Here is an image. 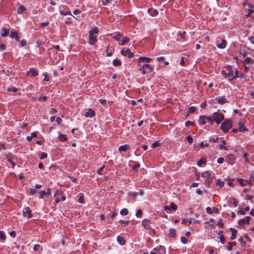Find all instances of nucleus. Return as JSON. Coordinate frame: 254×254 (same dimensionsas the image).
<instances>
[{"label":"nucleus","mask_w":254,"mask_h":254,"mask_svg":"<svg viewBox=\"0 0 254 254\" xmlns=\"http://www.w3.org/2000/svg\"><path fill=\"white\" fill-rule=\"evenodd\" d=\"M196 108L194 106H191L189 108V111L191 113H193L195 111Z\"/></svg>","instance_id":"nucleus-59"},{"label":"nucleus","mask_w":254,"mask_h":254,"mask_svg":"<svg viewBox=\"0 0 254 254\" xmlns=\"http://www.w3.org/2000/svg\"><path fill=\"white\" fill-rule=\"evenodd\" d=\"M117 242L121 245H124L126 243V241L124 239V238L120 236H118L117 238Z\"/></svg>","instance_id":"nucleus-22"},{"label":"nucleus","mask_w":254,"mask_h":254,"mask_svg":"<svg viewBox=\"0 0 254 254\" xmlns=\"http://www.w3.org/2000/svg\"><path fill=\"white\" fill-rule=\"evenodd\" d=\"M216 185L219 186V187L221 188L224 186V182L218 179L217 180Z\"/></svg>","instance_id":"nucleus-35"},{"label":"nucleus","mask_w":254,"mask_h":254,"mask_svg":"<svg viewBox=\"0 0 254 254\" xmlns=\"http://www.w3.org/2000/svg\"><path fill=\"white\" fill-rule=\"evenodd\" d=\"M139 65L140 66V67L139 69L140 71L142 70V69H148V72H150L152 71L153 69V68L148 64L143 63L142 64H140Z\"/></svg>","instance_id":"nucleus-5"},{"label":"nucleus","mask_w":254,"mask_h":254,"mask_svg":"<svg viewBox=\"0 0 254 254\" xmlns=\"http://www.w3.org/2000/svg\"><path fill=\"white\" fill-rule=\"evenodd\" d=\"M209 145L208 143H204V142H201L199 144L200 147L202 148H203L204 147H207L209 146Z\"/></svg>","instance_id":"nucleus-39"},{"label":"nucleus","mask_w":254,"mask_h":254,"mask_svg":"<svg viewBox=\"0 0 254 254\" xmlns=\"http://www.w3.org/2000/svg\"><path fill=\"white\" fill-rule=\"evenodd\" d=\"M142 211L141 209H139L137 210L136 212V216L137 217H141L142 215Z\"/></svg>","instance_id":"nucleus-44"},{"label":"nucleus","mask_w":254,"mask_h":254,"mask_svg":"<svg viewBox=\"0 0 254 254\" xmlns=\"http://www.w3.org/2000/svg\"><path fill=\"white\" fill-rule=\"evenodd\" d=\"M201 177L205 179V185L208 187L210 186L214 178L209 171H205L202 173Z\"/></svg>","instance_id":"nucleus-3"},{"label":"nucleus","mask_w":254,"mask_h":254,"mask_svg":"<svg viewBox=\"0 0 254 254\" xmlns=\"http://www.w3.org/2000/svg\"><path fill=\"white\" fill-rule=\"evenodd\" d=\"M47 155H47V153L43 152V153H42L41 155L40 156V159H45V158L47 157Z\"/></svg>","instance_id":"nucleus-53"},{"label":"nucleus","mask_w":254,"mask_h":254,"mask_svg":"<svg viewBox=\"0 0 254 254\" xmlns=\"http://www.w3.org/2000/svg\"><path fill=\"white\" fill-rule=\"evenodd\" d=\"M181 241L184 244H186L188 242L187 238L184 237H182L181 238Z\"/></svg>","instance_id":"nucleus-51"},{"label":"nucleus","mask_w":254,"mask_h":254,"mask_svg":"<svg viewBox=\"0 0 254 254\" xmlns=\"http://www.w3.org/2000/svg\"><path fill=\"white\" fill-rule=\"evenodd\" d=\"M9 30L5 28H3L1 29V36L2 37H5L9 34Z\"/></svg>","instance_id":"nucleus-19"},{"label":"nucleus","mask_w":254,"mask_h":254,"mask_svg":"<svg viewBox=\"0 0 254 254\" xmlns=\"http://www.w3.org/2000/svg\"><path fill=\"white\" fill-rule=\"evenodd\" d=\"M159 145H160V143L158 142H155L152 144L151 146L152 148H155L159 146Z\"/></svg>","instance_id":"nucleus-57"},{"label":"nucleus","mask_w":254,"mask_h":254,"mask_svg":"<svg viewBox=\"0 0 254 254\" xmlns=\"http://www.w3.org/2000/svg\"><path fill=\"white\" fill-rule=\"evenodd\" d=\"M206 163V160L205 158H201L200 160H199L197 163V166L201 167L202 164H205Z\"/></svg>","instance_id":"nucleus-31"},{"label":"nucleus","mask_w":254,"mask_h":254,"mask_svg":"<svg viewBox=\"0 0 254 254\" xmlns=\"http://www.w3.org/2000/svg\"><path fill=\"white\" fill-rule=\"evenodd\" d=\"M228 69L229 70L228 72H226L225 70H222L221 71V73L225 78H229L233 75V71L229 68H228Z\"/></svg>","instance_id":"nucleus-11"},{"label":"nucleus","mask_w":254,"mask_h":254,"mask_svg":"<svg viewBox=\"0 0 254 254\" xmlns=\"http://www.w3.org/2000/svg\"><path fill=\"white\" fill-rule=\"evenodd\" d=\"M97 41V39L96 36L89 35L88 43L90 45H95Z\"/></svg>","instance_id":"nucleus-13"},{"label":"nucleus","mask_w":254,"mask_h":254,"mask_svg":"<svg viewBox=\"0 0 254 254\" xmlns=\"http://www.w3.org/2000/svg\"><path fill=\"white\" fill-rule=\"evenodd\" d=\"M26 10V9L25 7V6L23 5H21L18 7L17 12L18 14H20V13H22L23 12L25 11Z\"/></svg>","instance_id":"nucleus-27"},{"label":"nucleus","mask_w":254,"mask_h":254,"mask_svg":"<svg viewBox=\"0 0 254 254\" xmlns=\"http://www.w3.org/2000/svg\"><path fill=\"white\" fill-rule=\"evenodd\" d=\"M206 120H207L208 122H209L211 125H212L214 123V120H213V116L208 117L206 116Z\"/></svg>","instance_id":"nucleus-37"},{"label":"nucleus","mask_w":254,"mask_h":254,"mask_svg":"<svg viewBox=\"0 0 254 254\" xmlns=\"http://www.w3.org/2000/svg\"><path fill=\"white\" fill-rule=\"evenodd\" d=\"M206 116H200L198 120V123L200 125H203L206 124L205 120H206Z\"/></svg>","instance_id":"nucleus-17"},{"label":"nucleus","mask_w":254,"mask_h":254,"mask_svg":"<svg viewBox=\"0 0 254 254\" xmlns=\"http://www.w3.org/2000/svg\"><path fill=\"white\" fill-rule=\"evenodd\" d=\"M206 212L209 214H211L213 213V211L211 209V208L209 207H207L206 208Z\"/></svg>","instance_id":"nucleus-60"},{"label":"nucleus","mask_w":254,"mask_h":254,"mask_svg":"<svg viewBox=\"0 0 254 254\" xmlns=\"http://www.w3.org/2000/svg\"><path fill=\"white\" fill-rule=\"evenodd\" d=\"M218 103L221 105H223L228 102V100L225 96L218 97L215 98Z\"/></svg>","instance_id":"nucleus-10"},{"label":"nucleus","mask_w":254,"mask_h":254,"mask_svg":"<svg viewBox=\"0 0 254 254\" xmlns=\"http://www.w3.org/2000/svg\"><path fill=\"white\" fill-rule=\"evenodd\" d=\"M95 116V112L91 109H89L88 111L85 113L86 117L93 118Z\"/></svg>","instance_id":"nucleus-15"},{"label":"nucleus","mask_w":254,"mask_h":254,"mask_svg":"<svg viewBox=\"0 0 254 254\" xmlns=\"http://www.w3.org/2000/svg\"><path fill=\"white\" fill-rule=\"evenodd\" d=\"M239 130L241 132H244L246 130H248L247 128H246L244 126V124L243 123L240 122L239 123Z\"/></svg>","instance_id":"nucleus-28"},{"label":"nucleus","mask_w":254,"mask_h":254,"mask_svg":"<svg viewBox=\"0 0 254 254\" xmlns=\"http://www.w3.org/2000/svg\"><path fill=\"white\" fill-rule=\"evenodd\" d=\"M187 141H188V142L189 143H192L193 139H192V137L191 136H187Z\"/></svg>","instance_id":"nucleus-61"},{"label":"nucleus","mask_w":254,"mask_h":254,"mask_svg":"<svg viewBox=\"0 0 254 254\" xmlns=\"http://www.w3.org/2000/svg\"><path fill=\"white\" fill-rule=\"evenodd\" d=\"M237 181L242 186H245L248 183V181L241 178L238 179Z\"/></svg>","instance_id":"nucleus-25"},{"label":"nucleus","mask_w":254,"mask_h":254,"mask_svg":"<svg viewBox=\"0 0 254 254\" xmlns=\"http://www.w3.org/2000/svg\"><path fill=\"white\" fill-rule=\"evenodd\" d=\"M148 12L152 16H156L158 14V10L153 8L148 9Z\"/></svg>","instance_id":"nucleus-16"},{"label":"nucleus","mask_w":254,"mask_h":254,"mask_svg":"<svg viewBox=\"0 0 254 254\" xmlns=\"http://www.w3.org/2000/svg\"><path fill=\"white\" fill-rule=\"evenodd\" d=\"M27 44V41L25 40H22L20 42V45L22 47H24Z\"/></svg>","instance_id":"nucleus-63"},{"label":"nucleus","mask_w":254,"mask_h":254,"mask_svg":"<svg viewBox=\"0 0 254 254\" xmlns=\"http://www.w3.org/2000/svg\"><path fill=\"white\" fill-rule=\"evenodd\" d=\"M128 210L127 208H123L120 211V213L122 215H126L128 214Z\"/></svg>","instance_id":"nucleus-36"},{"label":"nucleus","mask_w":254,"mask_h":254,"mask_svg":"<svg viewBox=\"0 0 254 254\" xmlns=\"http://www.w3.org/2000/svg\"><path fill=\"white\" fill-rule=\"evenodd\" d=\"M105 168V165H103L102 167H101L99 170H97V172L99 175H102V171Z\"/></svg>","instance_id":"nucleus-56"},{"label":"nucleus","mask_w":254,"mask_h":254,"mask_svg":"<svg viewBox=\"0 0 254 254\" xmlns=\"http://www.w3.org/2000/svg\"><path fill=\"white\" fill-rule=\"evenodd\" d=\"M60 12L63 15H71V13L70 12V11H67L65 12V11H63V10H60Z\"/></svg>","instance_id":"nucleus-43"},{"label":"nucleus","mask_w":254,"mask_h":254,"mask_svg":"<svg viewBox=\"0 0 254 254\" xmlns=\"http://www.w3.org/2000/svg\"><path fill=\"white\" fill-rule=\"evenodd\" d=\"M177 205L174 202H172L169 206V210L172 211H175L177 210Z\"/></svg>","instance_id":"nucleus-29"},{"label":"nucleus","mask_w":254,"mask_h":254,"mask_svg":"<svg viewBox=\"0 0 254 254\" xmlns=\"http://www.w3.org/2000/svg\"><path fill=\"white\" fill-rule=\"evenodd\" d=\"M217 225H219L220 227L223 228L224 225V223L222 222V219H220L217 222Z\"/></svg>","instance_id":"nucleus-49"},{"label":"nucleus","mask_w":254,"mask_h":254,"mask_svg":"<svg viewBox=\"0 0 254 254\" xmlns=\"http://www.w3.org/2000/svg\"><path fill=\"white\" fill-rule=\"evenodd\" d=\"M154 250L157 251L159 254H165L166 253V249L164 246H160L154 249Z\"/></svg>","instance_id":"nucleus-14"},{"label":"nucleus","mask_w":254,"mask_h":254,"mask_svg":"<svg viewBox=\"0 0 254 254\" xmlns=\"http://www.w3.org/2000/svg\"><path fill=\"white\" fill-rule=\"evenodd\" d=\"M18 91L16 87H9L7 88V91L8 92H17Z\"/></svg>","instance_id":"nucleus-41"},{"label":"nucleus","mask_w":254,"mask_h":254,"mask_svg":"<svg viewBox=\"0 0 254 254\" xmlns=\"http://www.w3.org/2000/svg\"><path fill=\"white\" fill-rule=\"evenodd\" d=\"M121 53L123 56H127L128 58H131L133 57V53L131 52L130 50L128 48L126 50H121Z\"/></svg>","instance_id":"nucleus-9"},{"label":"nucleus","mask_w":254,"mask_h":254,"mask_svg":"<svg viewBox=\"0 0 254 254\" xmlns=\"http://www.w3.org/2000/svg\"><path fill=\"white\" fill-rule=\"evenodd\" d=\"M129 38H128L127 37H124L123 39L122 40V42L120 44V45H121L122 46L125 45L127 43L129 42Z\"/></svg>","instance_id":"nucleus-34"},{"label":"nucleus","mask_w":254,"mask_h":254,"mask_svg":"<svg viewBox=\"0 0 254 254\" xmlns=\"http://www.w3.org/2000/svg\"><path fill=\"white\" fill-rule=\"evenodd\" d=\"M232 127V122L230 120H225L221 124V129L226 133Z\"/></svg>","instance_id":"nucleus-1"},{"label":"nucleus","mask_w":254,"mask_h":254,"mask_svg":"<svg viewBox=\"0 0 254 254\" xmlns=\"http://www.w3.org/2000/svg\"><path fill=\"white\" fill-rule=\"evenodd\" d=\"M130 146L128 144H125L123 145H121L119 148V150L120 151H126L127 150L129 149Z\"/></svg>","instance_id":"nucleus-20"},{"label":"nucleus","mask_w":254,"mask_h":254,"mask_svg":"<svg viewBox=\"0 0 254 254\" xmlns=\"http://www.w3.org/2000/svg\"><path fill=\"white\" fill-rule=\"evenodd\" d=\"M37 192L36 188H32L29 190V193L31 195H34Z\"/></svg>","instance_id":"nucleus-42"},{"label":"nucleus","mask_w":254,"mask_h":254,"mask_svg":"<svg viewBox=\"0 0 254 254\" xmlns=\"http://www.w3.org/2000/svg\"><path fill=\"white\" fill-rule=\"evenodd\" d=\"M213 120L217 125L220 124L221 122L224 120V115L220 112V110H218L217 112L213 113Z\"/></svg>","instance_id":"nucleus-2"},{"label":"nucleus","mask_w":254,"mask_h":254,"mask_svg":"<svg viewBox=\"0 0 254 254\" xmlns=\"http://www.w3.org/2000/svg\"><path fill=\"white\" fill-rule=\"evenodd\" d=\"M220 241L223 244H225V239L224 236L223 234H221L220 236Z\"/></svg>","instance_id":"nucleus-46"},{"label":"nucleus","mask_w":254,"mask_h":254,"mask_svg":"<svg viewBox=\"0 0 254 254\" xmlns=\"http://www.w3.org/2000/svg\"><path fill=\"white\" fill-rule=\"evenodd\" d=\"M230 231L232 232L231 237H230V240H233L236 238V236L237 233V230L233 228H230L229 229Z\"/></svg>","instance_id":"nucleus-18"},{"label":"nucleus","mask_w":254,"mask_h":254,"mask_svg":"<svg viewBox=\"0 0 254 254\" xmlns=\"http://www.w3.org/2000/svg\"><path fill=\"white\" fill-rule=\"evenodd\" d=\"M226 160L229 165H233L235 163L236 158L234 154H229L226 157Z\"/></svg>","instance_id":"nucleus-4"},{"label":"nucleus","mask_w":254,"mask_h":254,"mask_svg":"<svg viewBox=\"0 0 254 254\" xmlns=\"http://www.w3.org/2000/svg\"><path fill=\"white\" fill-rule=\"evenodd\" d=\"M150 223H151V222H150V220L146 218L144 219L142 221V225L143 227H144V228L146 230L151 229Z\"/></svg>","instance_id":"nucleus-8"},{"label":"nucleus","mask_w":254,"mask_h":254,"mask_svg":"<svg viewBox=\"0 0 254 254\" xmlns=\"http://www.w3.org/2000/svg\"><path fill=\"white\" fill-rule=\"evenodd\" d=\"M222 144H220L219 145V148L220 150H227L228 148L225 146V145L226 143V141L224 140H222Z\"/></svg>","instance_id":"nucleus-23"},{"label":"nucleus","mask_w":254,"mask_h":254,"mask_svg":"<svg viewBox=\"0 0 254 254\" xmlns=\"http://www.w3.org/2000/svg\"><path fill=\"white\" fill-rule=\"evenodd\" d=\"M99 33L98 28L97 27H94L92 30L89 31V35L93 36L94 34H98Z\"/></svg>","instance_id":"nucleus-24"},{"label":"nucleus","mask_w":254,"mask_h":254,"mask_svg":"<svg viewBox=\"0 0 254 254\" xmlns=\"http://www.w3.org/2000/svg\"><path fill=\"white\" fill-rule=\"evenodd\" d=\"M217 162L219 164H222L224 162V158L223 157H219L218 158Z\"/></svg>","instance_id":"nucleus-62"},{"label":"nucleus","mask_w":254,"mask_h":254,"mask_svg":"<svg viewBox=\"0 0 254 254\" xmlns=\"http://www.w3.org/2000/svg\"><path fill=\"white\" fill-rule=\"evenodd\" d=\"M109 51V47H108L107 49L106 50L107 56L108 57L111 56L113 54V52L112 51Z\"/></svg>","instance_id":"nucleus-54"},{"label":"nucleus","mask_w":254,"mask_h":254,"mask_svg":"<svg viewBox=\"0 0 254 254\" xmlns=\"http://www.w3.org/2000/svg\"><path fill=\"white\" fill-rule=\"evenodd\" d=\"M253 61H254V60H253L251 58L247 57L245 60V63L248 64H249L251 62H253Z\"/></svg>","instance_id":"nucleus-47"},{"label":"nucleus","mask_w":254,"mask_h":254,"mask_svg":"<svg viewBox=\"0 0 254 254\" xmlns=\"http://www.w3.org/2000/svg\"><path fill=\"white\" fill-rule=\"evenodd\" d=\"M23 215L24 217H27L28 218H31L33 215L31 213V210L29 207H26L23 210Z\"/></svg>","instance_id":"nucleus-6"},{"label":"nucleus","mask_w":254,"mask_h":254,"mask_svg":"<svg viewBox=\"0 0 254 254\" xmlns=\"http://www.w3.org/2000/svg\"><path fill=\"white\" fill-rule=\"evenodd\" d=\"M67 137L64 134H60L59 136V139L60 141L63 142L67 140Z\"/></svg>","instance_id":"nucleus-33"},{"label":"nucleus","mask_w":254,"mask_h":254,"mask_svg":"<svg viewBox=\"0 0 254 254\" xmlns=\"http://www.w3.org/2000/svg\"><path fill=\"white\" fill-rule=\"evenodd\" d=\"M39 194H40L39 198H40V199H43V196L47 195L46 192V191H44V190L40 191L39 192Z\"/></svg>","instance_id":"nucleus-38"},{"label":"nucleus","mask_w":254,"mask_h":254,"mask_svg":"<svg viewBox=\"0 0 254 254\" xmlns=\"http://www.w3.org/2000/svg\"><path fill=\"white\" fill-rule=\"evenodd\" d=\"M48 97L47 96H43L39 98V101L43 100V101H46Z\"/></svg>","instance_id":"nucleus-58"},{"label":"nucleus","mask_w":254,"mask_h":254,"mask_svg":"<svg viewBox=\"0 0 254 254\" xmlns=\"http://www.w3.org/2000/svg\"><path fill=\"white\" fill-rule=\"evenodd\" d=\"M186 126L187 127H190V126H193L195 125V123L193 122H190V121H187L185 123Z\"/></svg>","instance_id":"nucleus-40"},{"label":"nucleus","mask_w":254,"mask_h":254,"mask_svg":"<svg viewBox=\"0 0 254 254\" xmlns=\"http://www.w3.org/2000/svg\"><path fill=\"white\" fill-rule=\"evenodd\" d=\"M43 75L44 76V81H49L50 80L48 75L47 73H44Z\"/></svg>","instance_id":"nucleus-50"},{"label":"nucleus","mask_w":254,"mask_h":254,"mask_svg":"<svg viewBox=\"0 0 254 254\" xmlns=\"http://www.w3.org/2000/svg\"><path fill=\"white\" fill-rule=\"evenodd\" d=\"M27 74L28 75H29L30 74H31L32 76L35 77L38 75V72L36 70H35L33 68H31L29 71H28L27 72Z\"/></svg>","instance_id":"nucleus-21"},{"label":"nucleus","mask_w":254,"mask_h":254,"mask_svg":"<svg viewBox=\"0 0 254 254\" xmlns=\"http://www.w3.org/2000/svg\"><path fill=\"white\" fill-rule=\"evenodd\" d=\"M226 41L225 40H222L220 44L217 45V47L220 49H224L226 47Z\"/></svg>","instance_id":"nucleus-26"},{"label":"nucleus","mask_w":254,"mask_h":254,"mask_svg":"<svg viewBox=\"0 0 254 254\" xmlns=\"http://www.w3.org/2000/svg\"><path fill=\"white\" fill-rule=\"evenodd\" d=\"M151 58L145 57H140L138 59V63L139 64L147 63H149L151 62Z\"/></svg>","instance_id":"nucleus-12"},{"label":"nucleus","mask_w":254,"mask_h":254,"mask_svg":"<svg viewBox=\"0 0 254 254\" xmlns=\"http://www.w3.org/2000/svg\"><path fill=\"white\" fill-rule=\"evenodd\" d=\"M5 239V237L3 231H0V240L3 241Z\"/></svg>","instance_id":"nucleus-45"},{"label":"nucleus","mask_w":254,"mask_h":254,"mask_svg":"<svg viewBox=\"0 0 254 254\" xmlns=\"http://www.w3.org/2000/svg\"><path fill=\"white\" fill-rule=\"evenodd\" d=\"M176 231L175 229H170L168 236L173 238L175 237L176 236Z\"/></svg>","instance_id":"nucleus-30"},{"label":"nucleus","mask_w":254,"mask_h":254,"mask_svg":"<svg viewBox=\"0 0 254 254\" xmlns=\"http://www.w3.org/2000/svg\"><path fill=\"white\" fill-rule=\"evenodd\" d=\"M250 182L254 181V171H253L251 172V174L250 175Z\"/></svg>","instance_id":"nucleus-55"},{"label":"nucleus","mask_w":254,"mask_h":254,"mask_svg":"<svg viewBox=\"0 0 254 254\" xmlns=\"http://www.w3.org/2000/svg\"><path fill=\"white\" fill-rule=\"evenodd\" d=\"M17 33L16 31H11L10 33V37L12 38H14L17 35Z\"/></svg>","instance_id":"nucleus-52"},{"label":"nucleus","mask_w":254,"mask_h":254,"mask_svg":"<svg viewBox=\"0 0 254 254\" xmlns=\"http://www.w3.org/2000/svg\"><path fill=\"white\" fill-rule=\"evenodd\" d=\"M251 219V217L250 216H246L244 217L243 219H240L238 221V224L240 225H244L245 223H247L249 225L250 223V220Z\"/></svg>","instance_id":"nucleus-7"},{"label":"nucleus","mask_w":254,"mask_h":254,"mask_svg":"<svg viewBox=\"0 0 254 254\" xmlns=\"http://www.w3.org/2000/svg\"><path fill=\"white\" fill-rule=\"evenodd\" d=\"M113 64L115 66H118L121 65L122 62L119 60L115 59L113 61Z\"/></svg>","instance_id":"nucleus-32"},{"label":"nucleus","mask_w":254,"mask_h":254,"mask_svg":"<svg viewBox=\"0 0 254 254\" xmlns=\"http://www.w3.org/2000/svg\"><path fill=\"white\" fill-rule=\"evenodd\" d=\"M238 73H239V71L238 70H236L235 72V75L234 76H232V77L230 79V81H232L234 79H235V78H236L237 77H238Z\"/></svg>","instance_id":"nucleus-48"},{"label":"nucleus","mask_w":254,"mask_h":254,"mask_svg":"<svg viewBox=\"0 0 254 254\" xmlns=\"http://www.w3.org/2000/svg\"><path fill=\"white\" fill-rule=\"evenodd\" d=\"M9 235L12 237V238H15V236H16V232L15 231H11L9 233Z\"/></svg>","instance_id":"nucleus-64"}]
</instances>
